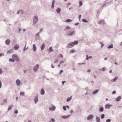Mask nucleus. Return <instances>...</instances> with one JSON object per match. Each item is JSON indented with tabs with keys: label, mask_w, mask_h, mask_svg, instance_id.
<instances>
[{
	"label": "nucleus",
	"mask_w": 122,
	"mask_h": 122,
	"mask_svg": "<svg viewBox=\"0 0 122 122\" xmlns=\"http://www.w3.org/2000/svg\"><path fill=\"white\" fill-rule=\"evenodd\" d=\"M78 43V41H75L73 42L68 43L67 45V47L71 48L73 47L74 45H77Z\"/></svg>",
	"instance_id": "obj_1"
},
{
	"label": "nucleus",
	"mask_w": 122,
	"mask_h": 122,
	"mask_svg": "<svg viewBox=\"0 0 122 122\" xmlns=\"http://www.w3.org/2000/svg\"><path fill=\"white\" fill-rule=\"evenodd\" d=\"M39 18L37 15H35L33 18V23L34 24H36L38 21Z\"/></svg>",
	"instance_id": "obj_2"
},
{
	"label": "nucleus",
	"mask_w": 122,
	"mask_h": 122,
	"mask_svg": "<svg viewBox=\"0 0 122 122\" xmlns=\"http://www.w3.org/2000/svg\"><path fill=\"white\" fill-rule=\"evenodd\" d=\"M12 57L14 59V60H15L17 61H18L19 60V59L18 56L16 54L13 55L12 56Z\"/></svg>",
	"instance_id": "obj_3"
},
{
	"label": "nucleus",
	"mask_w": 122,
	"mask_h": 122,
	"mask_svg": "<svg viewBox=\"0 0 122 122\" xmlns=\"http://www.w3.org/2000/svg\"><path fill=\"white\" fill-rule=\"evenodd\" d=\"M39 67V64H36L33 68V70L35 72H37L38 69Z\"/></svg>",
	"instance_id": "obj_4"
},
{
	"label": "nucleus",
	"mask_w": 122,
	"mask_h": 122,
	"mask_svg": "<svg viewBox=\"0 0 122 122\" xmlns=\"http://www.w3.org/2000/svg\"><path fill=\"white\" fill-rule=\"evenodd\" d=\"M38 95L36 94L35 97L34 99L35 103L36 104L38 101Z\"/></svg>",
	"instance_id": "obj_5"
},
{
	"label": "nucleus",
	"mask_w": 122,
	"mask_h": 122,
	"mask_svg": "<svg viewBox=\"0 0 122 122\" xmlns=\"http://www.w3.org/2000/svg\"><path fill=\"white\" fill-rule=\"evenodd\" d=\"M93 117V115L90 114L87 117V120H89L92 118Z\"/></svg>",
	"instance_id": "obj_6"
},
{
	"label": "nucleus",
	"mask_w": 122,
	"mask_h": 122,
	"mask_svg": "<svg viewBox=\"0 0 122 122\" xmlns=\"http://www.w3.org/2000/svg\"><path fill=\"white\" fill-rule=\"evenodd\" d=\"M112 105H110L109 103L106 104L105 106V108L106 109H109L110 108V107Z\"/></svg>",
	"instance_id": "obj_7"
},
{
	"label": "nucleus",
	"mask_w": 122,
	"mask_h": 122,
	"mask_svg": "<svg viewBox=\"0 0 122 122\" xmlns=\"http://www.w3.org/2000/svg\"><path fill=\"white\" fill-rule=\"evenodd\" d=\"M16 82L17 85L18 86H19L21 83V82L19 79H17L16 81Z\"/></svg>",
	"instance_id": "obj_8"
},
{
	"label": "nucleus",
	"mask_w": 122,
	"mask_h": 122,
	"mask_svg": "<svg viewBox=\"0 0 122 122\" xmlns=\"http://www.w3.org/2000/svg\"><path fill=\"white\" fill-rule=\"evenodd\" d=\"M56 108V107L55 106H53L52 107H49V109L50 111H54Z\"/></svg>",
	"instance_id": "obj_9"
},
{
	"label": "nucleus",
	"mask_w": 122,
	"mask_h": 122,
	"mask_svg": "<svg viewBox=\"0 0 122 122\" xmlns=\"http://www.w3.org/2000/svg\"><path fill=\"white\" fill-rule=\"evenodd\" d=\"M33 48L34 51H35L36 50V47L35 44H34L33 45Z\"/></svg>",
	"instance_id": "obj_10"
},
{
	"label": "nucleus",
	"mask_w": 122,
	"mask_h": 122,
	"mask_svg": "<svg viewBox=\"0 0 122 122\" xmlns=\"http://www.w3.org/2000/svg\"><path fill=\"white\" fill-rule=\"evenodd\" d=\"M121 99V97L120 96H119L117 97L116 98V101L117 102L119 101Z\"/></svg>",
	"instance_id": "obj_11"
},
{
	"label": "nucleus",
	"mask_w": 122,
	"mask_h": 122,
	"mask_svg": "<svg viewBox=\"0 0 122 122\" xmlns=\"http://www.w3.org/2000/svg\"><path fill=\"white\" fill-rule=\"evenodd\" d=\"M45 94V91L42 88L41 91V94L42 95H44Z\"/></svg>",
	"instance_id": "obj_12"
},
{
	"label": "nucleus",
	"mask_w": 122,
	"mask_h": 122,
	"mask_svg": "<svg viewBox=\"0 0 122 122\" xmlns=\"http://www.w3.org/2000/svg\"><path fill=\"white\" fill-rule=\"evenodd\" d=\"M61 11V9L60 8H57L56 10V12L59 13H60Z\"/></svg>",
	"instance_id": "obj_13"
},
{
	"label": "nucleus",
	"mask_w": 122,
	"mask_h": 122,
	"mask_svg": "<svg viewBox=\"0 0 122 122\" xmlns=\"http://www.w3.org/2000/svg\"><path fill=\"white\" fill-rule=\"evenodd\" d=\"M45 47V45L44 43H43L41 46V50H43Z\"/></svg>",
	"instance_id": "obj_14"
},
{
	"label": "nucleus",
	"mask_w": 122,
	"mask_h": 122,
	"mask_svg": "<svg viewBox=\"0 0 122 122\" xmlns=\"http://www.w3.org/2000/svg\"><path fill=\"white\" fill-rule=\"evenodd\" d=\"M104 23V21L103 20H101L98 21V23L99 24H100L101 23L103 24Z\"/></svg>",
	"instance_id": "obj_15"
},
{
	"label": "nucleus",
	"mask_w": 122,
	"mask_h": 122,
	"mask_svg": "<svg viewBox=\"0 0 122 122\" xmlns=\"http://www.w3.org/2000/svg\"><path fill=\"white\" fill-rule=\"evenodd\" d=\"M99 91V90L96 89L92 92V94H93L94 95L96 94Z\"/></svg>",
	"instance_id": "obj_16"
},
{
	"label": "nucleus",
	"mask_w": 122,
	"mask_h": 122,
	"mask_svg": "<svg viewBox=\"0 0 122 122\" xmlns=\"http://www.w3.org/2000/svg\"><path fill=\"white\" fill-rule=\"evenodd\" d=\"M19 47V46L18 45H15L14 47V49L15 50H17Z\"/></svg>",
	"instance_id": "obj_17"
},
{
	"label": "nucleus",
	"mask_w": 122,
	"mask_h": 122,
	"mask_svg": "<svg viewBox=\"0 0 122 122\" xmlns=\"http://www.w3.org/2000/svg\"><path fill=\"white\" fill-rule=\"evenodd\" d=\"M96 120L97 122H100V118L99 117H96Z\"/></svg>",
	"instance_id": "obj_18"
},
{
	"label": "nucleus",
	"mask_w": 122,
	"mask_h": 122,
	"mask_svg": "<svg viewBox=\"0 0 122 122\" xmlns=\"http://www.w3.org/2000/svg\"><path fill=\"white\" fill-rule=\"evenodd\" d=\"M10 43V40L9 39H7L5 41V43L7 45H9Z\"/></svg>",
	"instance_id": "obj_19"
},
{
	"label": "nucleus",
	"mask_w": 122,
	"mask_h": 122,
	"mask_svg": "<svg viewBox=\"0 0 122 122\" xmlns=\"http://www.w3.org/2000/svg\"><path fill=\"white\" fill-rule=\"evenodd\" d=\"M70 115H68L67 116H61L64 119H66L70 117Z\"/></svg>",
	"instance_id": "obj_20"
},
{
	"label": "nucleus",
	"mask_w": 122,
	"mask_h": 122,
	"mask_svg": "<svg viewBox=\"0 0 122 122\" xmlns=\"http://www.w3.org/2000/svg\"><path fill=\"white\" fill-rule=\"evenodd\" d=\"M118 77L117 76H116L113 79H112L111 80V81L112 82H115V81L117 80V79Z\"/></svg>",
	"instance_id": "obj_21"
},
{
	"label": "nucleus",
	"mask_w": 122,
	"mask_h": 122,
	"mask_svg": "<svg viewBox=\"0 0 122 122\" xmlns=\"http://www.w3.org/2000/svg\"><path fill=\"white\" fill-rule=\"evenodd\" d=\"M104 109V108L103 107H100L99 109V111L100 112H102L103 111Z\"/></svg>",
	"instance_id": "obj_22"
},
{
	"label": "nucleus",
	"mask_w": 122,
	"mask_h": 122,
	"mask_svg": "<svg viewBox=\"0 0 122 122\" xmlns=\"http://www.w3.org/2000/svg\"><path fill=\"white\" fill-rule=\"evenodd\" d=\"M74 32V31H73L72 32L70 33L67 34V36H72L73 35V33Z\"/></svg>",
	"instance_id": "obj_23"
},
{
	"label": "nucleus",
	"mask_w": 122,
	"mask_h": 122,
	"mask_svg": "<svg viewBox=\"0 0 122 122\" xmlns=\"http://www.w3.org/2000/svg\"><path fill=\"white\" fill-rule=\"evenodd\" d=\"M113 45L112 44H111L110 45L108 46V48H113Z\"/></svg>",
	"instance_id": "obj_24"
},
{
	"label": "nucleus",
	"mask_w": 122,
	"mask_h": 122,
	"mask_svg": "<svg viewBox=\"0 0 122 122\" xmlns=\"http://www.w3.org/2000/svg\"><path fill=\"white\" fill-rule=\"evenodd\" d=\"M72 20L70 19H67L66 21L65 22H71Z\"/></svg>",
	"instance_id": "obj_25"
},
{
	"label": "nucleus",
	"mask_w": 122,
	"mask_h": 122,
	"mask_svg": "<svg viewBox=\"0 0 122 122\" xmlns=\"http://www.w3.org/2000/svg\"><path fill=\"white\" fill-rule=\"evenodd\" d=\"M71 97H69L66 100L67 102H69L71 100Z\"/></svg>",
	"instance_id": "obj_26"
},
{
	"label": "nucleus",
	"mask_w": 122,
	"mask_h": 122,
	"mask_svg": "<svg viewBox=\"0 0 122 122\" xmlns=\"http://www.w3.org/2000/svg\"><path fill=\"white\" fill-rule=\"evenodd\" d=\"M86 56V60H88V58H92V56H88L87 55Z\"/></svg>",
	"instance_id": "obj_27"
},
{
	"label": "nucleus",
	"mask_w": 122,
	"mask_h": 122,
	"mask_svg": "<svg viewBox=\"0 0 122 122\" xmlns=\"http://www.w3.org/2000/svg\"><path fill=\"white\" fill-rule=\"evenodd\" d=\"M105 117V115L104 114H102L101 116V119H103Z\"/></svg>",
	"instance_id": "obj_28"
},
{
	"label": "nucleus",
	"mask_w": 122,
	"mask_h": 122,
	"mask_svg": "<svg viewBox=\"0 0 122 122\" xmlns=\"http://www.w3.org/2000/svg\"><path fill=\"white\" fill-rule=\"evenodd\" d=\"M49 51L50 52H51L53 51V50L52 47H51L49 48Z\"/></svg>",
	"instance_id": "obj_29"
},
{
	"label": "nucleus",
	"mask_w": 122,
	"mask_h": 122,
	"mask_svg": "<svg viewBox=\"0 0 122 122\" xmlns=\"http://www.w3.org/2000/svg\"><path fill=\"white\" fill-rule=\"evenodd\" d=\"M82 20L83 22L85 23H87L88 22V21L87 20H86L85 19H83Z\"/></svg>",
	"instance_id": "obj_30"
},
{
	"label": "nucleus",
	"mask_w": 122,
	"mask_h": 122,
	"mask_svg": "<svg viewBox=\"0 0 122 122\" xmlns=\"http://www.w3.org/2000/svg\"><path fill=\"white\" fill-rule=\"evenodd\" d=\"M9 61H10L12 62H14V59L13 58H10L9 60Z\"/></svg>",
	"instance_id": "obj_31"
},
{
	"label": "nucleus",
	"mask_w": 122,
	"mask_h": 122,
	"mask_svg": "<svg viewBox=\"0 0 122 122\" xmlns=\"http://www.w3.org/2000/svg\"><path fill=\"white\" fill-rule=\"evenodd\" d=\"M25 94V92H21L20 93V95L21 96H24Z\"/></svg>",
	"instance_id": "obj_32"
},
{
	"label": "nucleus",
	"mask_w": 122,
	"mask_h": 122,
	"mask_svg": "<svg viewBox=\"0 0 122 122\" xmlns=\"http://www.w3.org/2000/svg\"><path fill=\"white\" fill-rule=\"evenodd\" d=\"M13 107L12 106H9V107L8 108V111H9L10 110H11V109L12 108V107Z\"/></svg>",
	"instance_id": "obj_33"
},
{
	"label": "nucleus",
	"mask_w": 122,
	"mask_h": 122,
	"mask_svg": "<svg viewBox=\"0 0 122 122\" xmlns=\"http://www.w3.org/2000/svg\"><path fill=\"white\" fill-rule=\"evenodd\" d=\"M18 113V111L17 110H14V113L16 114H17Z\"/></svg>",
	"instance_id": "obj_34"
},
{
	"label": "nucleus",
	"mask_w": 122,
	"mask_h": 122,
	"mask_svg": "<svg viewBox=\"0 0 122 122\" xmlns=\"http://www.w3.org/2000/svg\"><path fill=\"white\" fill-rule=\"evenodd\" d=\"M75 52V51L73 50L72 49L71 50L70 52V53H73Z\"/></svg>",
	"instance_id": "obj_35"
},
{
	"label": "nucleus",
	"mask_w": 122,
	"mask_h": 122,
	"mask_svg": "<svg viewBox=\"0 0 122 122\" xmlns=\"http://www.w3.org/2000/svg\"><path fill=\"white\" fill-rule=\"evenodd\" d=\"M105 67H104L103 68H102L101 69H99V70H101V71H104L105 70Z\"/></svg>",
	"instance_id": "obj_36"
},
{
	"label": "nucleus",
	"mask_w": 122,
	"mask_h": 122,
	"mask_svg": "<svg viewBox=\"0 0 122 122\" xmlns=\"http://www.w3.org/2000/svg\"><path fill=\"white\" fill-rule=\"evenodd\" d=\"M79 6H80L82 5V2L81 1H79Z\"/></svg>",
	"instance_id": "obj_37"
},
{
	"label": "nucleus",
	"mask_w": 122,
	"mask_h": 122,
	"mask_svg": "<svg viewBox=\"0 0 122 122\" xmlns=\"http://www.w3.org/2000/svg\"><path fill=\"white\" fill-rule=\"evenodd\" d=\"M111 121V119H108L106 121V122H110Z\"/></svg>",
	"instance_id": "obj_38"
},
{
	"label": "nucleus",
	"mask_w": 122,
	"mask_h": 122,
	"mask_svg": "<svg viewBox=\"0 0 122 122\" xmlns=\"http://www.w3.org/2000/svg\"><path fill=\"white\" fill-rule=\"evenodd\" d=\"M66 28L67 29H70L71 28V27L69 26H67Z\"/></svg>",
	"instance_id": "obj_39"
},
{
	"label": "nucleus",
	"mask_w": 122,
	"mask_h": 122,
	"mask_svg": "<svg viewBox=\"0 0 122 122\" xmlns=\"http://www.w3.org/2000/svg\"><path fill=\"white\" fill-rule=\"evenodd\" d=\"M63 109L65 111L66 110V106H63Z\"/></svg>",
	"instance_id": "obj_40"
},
{
	"label": "nucleus",
	"mask_w": 122,
	"mask_h": 122,
	"mask_svg": "<svg viewBox=\"0 0 122 122\" xmlns=\"http://www.w3.org/2000/svg\"><path fill=\"white\" fill-rule=\"evenodd\" d=\"M58 60L57 59H56V60H55L54 62V63H56L58 62Z\"/></svg>",
	"instance_id": "obj_41"
},
{
	"label": "nucleus",
	"mask_w": 122,
	"mask_h": 122,
	"mask_svg": "<svg viewBox=\"0 0 122 122\" xmlns=\"http://www.w3.org/2000/svg\"><path fill=\"white\" fill-rule=\"evenodd\" d=\"M28 47L26 48L25 47H24V48L23 50L24 51H25L27 49H28Z\"/></svg>",
	"instance_id": "obj_42"
},
{
	"label": "nucleus",
	"mask_w": 122,
	"mask_h": 122,
	"mask_svg": "<svg viewBox=\"0 0 122 122\" xmlns=\"http://www.w3.org/2000/svg\"><path fill=\"white\" fill-rule=\"evenodd\" d=\"M64 62L63 61H60V64H61L62 63H63Z\"/></svg>",
	"instance_id": "obj_43"
},
{
	"label": "nucleus",
	"mask_w": 122,
	"mask_h": 122,
	"mask_svg": "<svg viewBox=\"0 0 122 122\" xmlns=\"http://www.w3.org/2000/svg\"><path fill=\"white\" fill-rule=\"evenodd\" d=\"M54 7V4H52L51 8L52 9H53Z\"/></svg>",
	"instance_id": "obj_44"
},
{
	"label": "nucleus",
	"mask_w": 122,
	"mask_h": 122,
	"mask_svg": "<svg viewBox=\"0 0 122 122\" xmlns=\"http://www.w3.org/2000/svg\"><path fill=\"white\" fill-rule=\"evenodd\" d=\"M51 121L52 122H54L55 120L54 119L51 118Z\"/></svg>",
	"instance_id": "obj_45"
},
{
	"label": "nucleus",
	"mask_w": 122,
	"mask_h": 122,
	"mask_svg": "<svg viewBox=\"0 0 122 122\" xmlns=\"http://www.w3.org/2000/svg\"><path fill=\"white\" fill-rule=\"evenodd\" d=\"M51 66L52 68H54V66L52 64H51Z\"/></svg>",
	"instance_id": "obj_46"
},
{
	"label": "nucleus",
	"mask_w": 122,
	"mask_h": 122,
	"mask_svg": "<svg viewBox=\"0 0 122 122\" xmlns=\"http://www.w3.org/2000/svg\"><path fill=\"white\" fill-rule=\"evenodd\" d=\"M2 85V84L1 81H0V89L1 88Z\"/></svg>",
	"instance_id": "obj_47"
},
{
	"label": "nucleus",
	"mask_w": 122,
	"mask_h": 122,
	"mask_svg": "<svg viewBox=\"0 0 122 122\" xmlns=\"http://www.w3.org/2000/svg\"><path fill=\"white\" fill-rule=\"evenodd\" d=\"M106 2H105V3L102 5V7L105 6L106 5Z\"/></svg>",
	"instance_id": "obj_48"
},
{
	"label": "nucleus",
	"mask_w": 122,
	"mask_h": 122,
	"mask_svg": "<svg viewBox=\"0 0 122 122\" xmlns=\"http://www.w3.org/2000/svg\"><path fill=\"white\" fill-rule=\"evenodd\" d=\"M3 101L5 103H6L7 102V100L6 99H4L3 100Z\"/></svg>",
	"instance_id": "obj_49"
},
{
	"label": "nucleus",
	"mask_w": 122,
	"mask_h": 122,
	"mask_svg": "<svg viewBox=\"0 0 122 122\" xmlns=\"http://www.w3.org/2000/svg\"><path fill=\"white\" fill-rule=\"evenodd\" d=\"M43 30V29L42 28H41L40 29V31L39 32V33H41Z\"/></svg>",
	"instance_id": "obj_50"
},
{
	"label": "nucleus",
	"mask_w": 122,
	"mask_h": 122,
	"mask_svg": "<svg viewBox=\"0 0 122 122\" xmlns=\"http://www.w3.org/2000/svg\"><path fill=\"white\" fill-rule=\"evenodd\" d=\"M40 33H39V32H38L37 34H36V36H38L39 35V34H40Z\"/></svg>",
	"instance_id": "obj_51"
},
{
	"label": "nucleus",
	"mask_w": 122,
	"mask_h": 122,
	"mask_svg": "<svg viewBox=\"0 0 122 122\" xmlns=\"http://www.w3.org/2000/svg\"><path fill=\"white\" fill-rule=\"evenodd\" d=\"M63 72V71L62 70H61L60 71L59 73V74H61Z\"/></svg>",
	"instance_id": "obj_52"
},
{
	"label": "nucleus",
	"mask_w": 122,
	"mask_h": 122,
	"mask_svg": "<svg viewBox=\"0 0 122 122\" xmlns=\"http://www.w3.org/2000/svg\"><path fill=\"white\" fill-rule=\"evenodd\" d=\"M73 112V111L72 110H71L70 111V113L72 114Z\"/></svg>",
	"instance_id": "obj_53"
},
{
	"label": "nucleus",
	"mask_w": 122,
	"mask_h": 122,
	"mask_svg": "<svg viewBox=\"0 0 122 122\" xmlns=\"http://www.w3.org/2000/svg\"><path fill=\"white\" fill-rule=\"evenodd\" d=\"M3 71L1 70V69H0V74H1L3 73Z\"/></svg>",
	"instance_id": "obj_54"
},
{
	"label": "nucleus",
	"mask_w": 122,
	"mask_h": 122,
	"mask_svg": "<svg viewBox=\"0 0 122 122\" xmlns=\"http://www.w3.org/2000/svg\"><path fill=\"white\" fill-rule=\"evenodd\" d=\"M116 93V92L115 91H114L112 92V94H114Z\"/></svg>",
	"instance_id": "obj_55"
},
{
	"label": "nucleus",
	"mask_w": 122,
	"mask_h": 122,
	"mask_svg": "<svg viewBox=\"0 0 122 122\" xmlns=\"http://www.w3.org/2000/svg\"><path fill=\"white\" fill-rule=\"evenodd\" d=\"M81 16V15H79V16L78 18H79V20H80Z\"/></svg>",
	"instance_id": "obj_56"
},
{
	"label": "nucleus",
	"mask_w": 122,
	"mask_h": 122,
	"mask_svg": "<svg viewBox=\"0 0 122 122\" xmlns=\"http://www.w3.org/2000/svg\"><path fill=\"white\" fill-rule=\"evenodd\" d=\"M4 54L3 55V53H0V56L1 57L3 55H4Z\"/></svg>",
	"instance_id": "obj_57"
},
{
	"label": "nucleus",
	"mask_w": 122,
	"mask_h": 122,
	"mask_svg": "<svg viewBox=\"0 0 122 122\" xmlns=\"http://www.w3.org/2000/svg\"><path fill=\"white\" fill-rule=\"evenodd\" d=\"M68 30V29H67L66 28H65L64 29V31H67Z\"/></svg>",
	"instance_id": "obj_58"
},
{
	"label": "nucleus",
	"mask_w": 122,
	"mask_h": 122,
	"mask_svg": "<svg viewBox=\"0 0 122 122\" xmlns=\"http://www.w3.org/2000/svg\"><path fill=\"white\" fill-rule=\"evenodd\" d=\"M66 82L65 81H62V83L63 84H64V83Z\"/></svg>",
	"instance_id": "obj_59"
},
{
	"label": "nucleus",
	"mask_w": 122,
	"mask_h": 122,
	"mask_svg": "<svg viewBox=\"0 0 122 122\" xmlns=\"http://www.w3.org/2000/svg\"><path fill=\"white\" fill-rule=\"evenodd\" d=\"M55 2V0H52V4H54Z\"/></svg>",
	"instance_id": "obj_60"
},
{
	"label": "nucleus",
	"mask_w": 122,
	"mask_h": 122,
	"mask_svg": "<svg viewBox=\"0 0 122 122\" xmlns=\"http://www.w3.org/2000/svg\"><path fill=\"white\" fill-rule=\"evenodd\" d=\"M79 24V23L78 22H77L75 24V25H78Z\"/></svg>",
	"instance_id": "obj_61"
},
{
	"label": "nucleus",
	"mask_w": 122,
	"mask_h": 122,
	"mask_svg": "<svg viewBox=\"0 0 122 122\" xmlns=\"http://www.w3.org/2000/svg\"><path fill=\"white\" fill-rule=\"evenodd\" d=\"M71 4V3H67V6H68L69 5H70Z\"/></svg>",
	"instance_id": "obj_62"
},
{
	"label": "nucleus",
	"mask_w": 122,
	"mask_h": 122,
	"mask_svg": "<svg viewBox=\"0 0 122 122\" xmlns=\"http://www.w3.org/2000/svg\"><path fill=\"white\" fill-rule=\"evenodd\" d=\"M60 56L62 58L63 57V55L61 54H60Z\"/></svg>",
	"instance_id": "obj_63"
},
{
	"label": "nucleus",
	"mask_w": 122,
	"mask_h": 122,
	"mask_svg": "<svg viewBox=\"0 0 122 122\" xmlns=\"http://www.w3.org/2000/svg\"><path fill=\"white\" fill-rule=\"evenodd\" d=\"M90 71L91 70L90 69H89L87 71V72H90Z\"/></svg>",
	"instance_id": "obj_64"
}]
</instances>
